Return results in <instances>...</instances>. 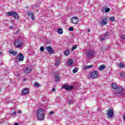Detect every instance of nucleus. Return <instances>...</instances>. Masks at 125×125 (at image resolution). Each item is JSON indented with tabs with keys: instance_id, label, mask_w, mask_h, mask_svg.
I'll list each match as a JSON object with an SVG mask.
<instances>
[{
	"instance_id": "9b49d317",
	"label": "nucleus",
	"mask_w": 125,
	"mask_h": 125,
	"mask_svg": "<svg viewBox=\"0 0 125 125\" xmlns=\"http://www.w3.org/2000/svg\"><path fill=\"white\" fill-rule=\"evenodd\" d=\"M37 115H41L42 116V115H44V110L42 108L39 109L38 110Z\"/></svg>"
},
{
	"instance_id": "4c0bfd02",
	"label": "nucleus",
	"mask_w": 125,
	"mask_h": 125,
	"mask_svg": "<svg viewBox=\"0 0 125 125\" xmlns=\"http://www.w3.org/2000/svg\"><path fill=\"white\" fill-rule=\"evenodd\" d=\"M121 38H122V39H123V40H125V35H122V36H121Z\"/></svg>"
},
{
	"instance_id": "393cba45",
	"label": "nucleus",
	"mask_w": 125,
	"mask_h": 125,
	"mask_svg": "<svg viewBox=\"0 0 125 125\" xmlns=\"http://www.w3.org/2000/svg\"><path fill=\"white\" fill-rule=\"evenodd\" d=\"M58 33L60 35H62L63 34V29L60 28L58 30Z\"/></svg>"
},
{
	"instance_id": "a18cd8bd",
	"label": "nucleus",
	"mask_w": 125,
	"mask_h": 125,
	"mask_svg": "<svg viewBox=\"0 0 125 125\" xmlns=\"http://www.w3.org/2000/svg\"><path fill=\"white\" fill-rule=\"evenodd\" d=\"M14 125H19V124L17 123H16L14 124Z\"/></svg>"
},
{
	"instance_id": "c85d7f7f",
	"label": "nucleus",
	"mask_w": 125,
	"mask_h": 125,
	"mask_svg": "<svg viewBox=\"0 0 125 125\" xmlns=\"http://www.w3.org/2000/svg\"><path fill=\"white\" fill-rule=\"evenodd\" d=\"M119 67H120V68H124V63H120L119 65Z\"/></svg>"
},
{
	"instance_id": "a878e982",
	"label": "nucleus",
	"mask_w": 125,
	"mask_h": 125,
	"mask_svg": "<svg viewBox=\"0 0 125 125\" xmlns=\"http://www.w3.org/2000/svg\"><path fill=\"white\" fill-rule=\"evenodd\" d=\"M73 62H74V61L73 60V59H71L67 62V64L69 65H72V64H73Z\"/></svg>"
},
{
	"instance_id": "79ce46f5",
	"label": "nucleus",
	"mask_w": 125,
	"mask_h": 125,
	"mask_svg": "<svg viewBox=\"0 0 125 125\" xmlns=\"http://www.w3.org/2000/svg\"><path fill=\"white\" fill-rule=\"evenodd\" d=\"M18 113H19V114H21V113H22V111L21 110H19Z\"/></svg>"
},
{
	"instance_id": "b1692460",
	"label": "nucleus",
	"mask_w": 125,
	"mask_h": 125,
	"mask_svg": "<svg viewBox=\"0 0 125 125\" xmlns=\"http://www.w3.org/2000/svg\"><path fill=\"white\" fill-rule=\"evenodd\" d=\"M92 67H93V65H87L84 67V70H87V69H90V68H92Z\"/></svg>"
},
{
	"instance_id": "f8f14e48",
	"label": "nucleus",
	"mask_w": 125,
	"mask_h": 125,
	"mask_svg": "<svg viewBox=\"0 0 125 125\" xmlns=\"http://www.w3.org/2000/svg\"><path fill=\"white\" fill-rule=\"evenodd\" d=\"M32 71V69L29 68V67H26L25 69L24 70V74H30Z\"/></svg>"
},
{
	"instance_id": "0eeeda50",
	"label": "nucleus",
	"mask_w": 125,
	"mask_h": 125,
	"mask_svg": "<svg viewBox=\"0 0 125 125\" xmlns=\"http://www.w3.org/2000/svg\"><path fill=\"white\" fill-rule=\"evenodd\" d=\"M90 77L92 79H95L98 77V72L97 71H94L92 72L90 74Z\"/></svg>"
},
{
	"instance_id": "2eb2a0df",
	"label": "nucleus",
	"mask_w": 125,
	"mask_h": 125,
	"mask_svg": "<svg viewBox=\"0 0 125 125\" xmlns=\"http://www.w3.org/2000/svg\"><path fill=\"white\" fill-rule=\"evenodd\" d=\"M9 53H10V54H12L14 56H16L17 54V52L11 49L9 50Z\"/></svg>"
},
{
	"instance_id": "4be33fe9",
	"label": "nucleus",
	"mask_w": 125,
	"mask_h": 125,
	"mask_svg": "<svg viewBox=\"0 0 125 125\" xmlns=\"http://www.w3.org/2000/svg\"><path fill=\"white\" fill-rule=\"evenodd\" d=\"M93 54L92 52H89L87 53L86 56H87V57H91V56H93Z\"/></svg>"
},
{
	"instance_id": "9d476101",
	"label": "nucleus",
	"mask_w": 125,
	"mask_h": 125,
	"mask_svg": "<svg viewBox=\"0 0 125 125\" xmlns=\"http://www.w3.org/2000/svg\"><path fill=\"white\" fill-rule=\"evenodd\" d=\"M71 22L73 24H77V23L79 22V18L77 17H73Z\"/></svg>"
},
{
	"instance_id": "c03bdc74",
	"label": "nucleus",
	"mask_w": 125,
	"mask_h": 125,
	"mask_svg": "<svg viewBox=\"0 0 125 125\" xmlns=\"http://www.w3.org/2000/svg\"><path fill=\"white\" fill-rule=\"evenodd\" d=\"M52 91H53V92H54V91H55V88H53V89L52 90Z\"/></svg>"
},
{
	"instance_id": "7c9ffc66",
	"label": "nucleus",
	"mask_w": 125,
	"mask_h": 125,
	"mask_svg": "<svg viewBox=\"0 0 125 125\" xmlns=\"http://www.w3.org/2000/svg\"><path fill=\"white\" fill-rule=\"evenodd\" d=\"M69 31H70V32H72V31H74V28L73 27H70L68 28Z\"/></svg>"
},
{
	"instance_id": "6e6552de",
	"label": "nucleus",
	"mask_w": 125,
	"mask_h": 125,
	"mask_svg": "<svg viewBox=\"0 0 125 125\" xmlns=\"http://www.w3.org/2000/svg\"><path fill=\"white\" fill-rule=\"evenodd\" d=\"M124 90V89H123V87H121V89L120 91H117L116 92H114V93L116 96H120V95H124L123 94V91Z\"/></svg>"
},
{
	"instance_id": "473e14b6",
	"label": "nucleus",
	"mask_w": 125,
	"mask_h": 125,
	"mask_svg": "<svg viewBox=\"0 0 125 125\" xmlns=\"http://www.w3.org/2000/svg\"><path fill=\"white\" fill-rule=\"evenodd\" d=\"M120 76L121 77H125V72H122L121 74H120Z\"/></svg>"
},
{
	"instance_id": "7ed1b4c3",
	"label": "nucleus",
	"mask_w": 125,
	"mask_h": 125,
	"mask_svg": "<svg viewBox=\"0 0 125 125\" xmlns=\"http://www.w3.org/2000/svg\"><path fill=\"white\" fill-rule=\"evenodd\" d=\"M107 118L108 119H112L114 117V111L112 109L110 108L107 110Z\"/></svg>"
},
{
	"instance_id": "5701e85b",
	"label": "nucleus",
	"mask_w": 125,
	"mask_h": 125,
	"mask_svg": "<svg viewBox=\"0 0 125 125\" xmlns=\"http://www.w3.org/2000/svg\"><path fill=\"white\" fill-rule=\"evenodd\" d=\"M105 68H106V67L105 66V65H103L100 66V67H99V69L100 71H102V70H104V69H105Z\"/></svg>"
},
{
	"instance_id": "37998d69",
	"label": "nucleus",
	"mask_w": 125,
	"mask_h": 125,
	"mask_svg": "<svg viewBox=\"0 0 125 125\" xmlns=\"http://www.w3.org/2000/svg\"><path fill=\"white\" fill-rule=\"evenodd\" d=\"M26 81H27V79L24 78L23 79V82H26Z\"/></svg>"
},
{
	"instance_id": "ddd939ff",
	"label": "nucleus",
	"mask_w": 125,
	"mask_h": 125,
	"mask_svg": "<svg viewBox=\"0 0 125 125\" xmlns=\"http://www.w3.org/2000/svg\"><path fill=\"white\" fill-rule=\"evenodd\" d=\"M22 93L23 95H26V94H29V89L25 88L22 91Z\"/></svg>"
},
{
	"instance_id": "bb28decb",
	"label": "nucleus",
	"mask_w": 125,
	"mask_h": 125,
	"mask_svg": "<svg viewBox=\"0 0 125 125\" xmlns=\"http://www.w3.org/2000/svg\"><path fill=\"white\" fill-rule=\"evenodd\" d=\"M78 71H79V68L76 67L73 69V72L74 73V74H75V73H77Z\"/></svg>"
},
{
	"instance_id": "c756f323",
	"label": "nucleus",
	"mask_w": 125,
	"mask_h": 125,
	"mask_svg": "<svg viewBox=\"0 0 125 125\" xmlns=\"http://www.w3.org/2000/svg\"><path fill=\"white\" fill-rule=\"evenodd\" d=\"M110 21H115V17H112L109 19Z\"/></svg>"
},
{
	"instance_id": "e433bc0d",
	"label": "nucleus",
	"mask_w": 125,
	"mask_h": 125,
	"mask_svg": "<svg viewBox=\"0 0 125 125\" xmlns=\"http://www.w3.org/2000/svg\"><path fill=\"white\" fill-rule=\"evenodd\" d=\"M19 32H20V30H18L16 32V34L18 35V34H19Z\"/></svg>"
},
{
	"instance_id": "f03ea898",
	"label": "nucleus",
	"mask_w": 125,
	"mask_h": 125,
	"mask_svg": "<svg viewBox=\"0 0 125 125\" xmlns=\"http://www.w3.org/2000/svg\"><path fill=\"white\" fill-rule=\"evenodd\" d=\"M15 45L16 47H21L23 45V42L20 40H17L15 41Z\"/></svg>"
},
{
	"instance_id": "ea45409f",
	"label": "nucleus",
	"mask_w": 125,
	"mask_h": 125,
	"mask_svg": "<svg viewBox=\"0 0 125 125\" xmlns=\"http://www.w3.org/2000/svg\"><path fill=\"white\" fill-rule=\"evenodd\" d=\"M9 28H10V29H14V27H13V26H11V25L9 26Z\"/></svg>"
},
{
	"instance_id": "de8ad7c7",
	"label": "nucleus",
	"mask_w": 125,
	"mask_h": 125,
	"mask_svg": "<svg viewBox=\"0 0 125 125\" xmlns=\"http://www.w3.org/2000/svg\"><path fill=\"white\" fill-rule=\"evenodd\" d=\"M0 55H2V52H0Z\"/></svg>"
},
{
	"instance_id": "412c9836",
	"label": "nucleus",
	"mask_w": 125,
	"mask_h": 125,
	"mask_svg": "<svg viewBox=\"0 0 125 125\" xmlns=\"http://www.w3.org/2000/svg\"><path fill=\"white\" fill-rule=\"evenodd\" d=\"M64 55L66 56H68L70 54V50H66L64 52Z\"/></svg>"
},
{
	"instance_id": "8fccbe9b",
	"label": "nucleus",
	"mask_w": 125,
	"mask_h": 125,
	"mask_svg": "<svg viewBox=\"0 0 125 125\" xmlns=\"http://www.w3.org/2000/svg\"><path fill=\"white\" fill-rule=\"evenodd\" d=\"M82 1H83V0H81Z\"/></svg>"
},
{
	"instance_id": "dca6fc26",
	"label": "nucleus",
	"mask_w": 125,
	"mask_h": 125,
	"mask_svg": "<svg viewBox=\"0 0 125 125\" xmlns=\"http://www.w3.org/2000/svg\"><path fill=\"white\" fill-rule=\"evenodd\" d=\"M38 120L40 121H42L44 118V115H37Z\"/></svg>"
},
{
	"instance_id": "cd10ccee",
	"label": "nucleus",
	"mask_w": 125,
	"mask_h": 125,
	"mask_svg": "<svg viewBox=\"0 0 125 125\" xmlns=\"http://www.w3.org/2000/svg\"><path fill=\"white\" fill-rule=\"evenodd\" d=\"M78 46V45H74L73 46V47L71 48V50L72 51H73V50H75V49H76L77 48V47Z\"/></svg>"
},
{
	"instance_id": "39448f33",
	"label": "nucleus",
	"mask_w": 125,
	"mask_h": 125,
	"mask_svg": "<svg viewBox=\"0 0 125 125\" xmlns=\"http://www.w3.org/2000/svg\"><path fill=\"white\" fill-rule=\"evenodd\" d=\"M102 21H100V25H102L104 26V25L107 24L108 23L107 19L106 17H102Z\"/></svg>"
},
{
	"instance_id": "4468645a",
	"label": "nucleus",
	"mask_w": 125,
	"mask_h": 125,
	"mask_svg": "<svg viewBox=\"0 0 125 125\" xmlns=\"http://www.w3.org/2000/svg\"><path fill=\"white\" fill-rule=\"evenodd\" d=\"M111 87L113 89H120V87L118 86V85L114 83L111 84Z\"/></svg>"
},
{
	"instance_id": "423d86ee",
	"label": "nucleus",
	"mask_w": 125,
	"mask_h": 125,
	"mask_svg": "<svg viewBox=\"0 0 125 125\" xmlns=\"http://www.w3.org/2000/svg\"><path fill=\"white\" fill-rule=\"evenodd\" d=\"M109 35H110L109 32H106L102 37H101V41H105V40L109 37Z\"/></svg>"
},
{
	"instance_id": "20e7f679",
	"label": "nucleus",
	"mask_w": 125,
	"mask_h": 125,
	"mask_svg": "<svg viewBox=\"0 0 125 125\" xmlns=\"http://www.w3.org/2000/svg\"><path fill=\"white\" fill-rule=\"evenodd\" d=\"M62 88L66 89L67 91H70V90H72V89H74V87L73 85L70 86L69 85L64 84L62 86Z\"/></svg>"
},
{
	"instance_id": "a19ab883",
	"label": "nucleus",
	"mask_w": 125,
	"mask_h": 125,
	"mask_svg": "<svg viewBox=\"0 0 125 125\" xmlns=\"http://www.w3.org/2000/svg\"><path fill=\"white\" fill-rule=\"evenodd\" d=\"M72 101H69V102H68V104L70 105V104H71L72 103Z\"/></svg>"
},
{
	"instance_id": "f3484780",
	"label": "nucleus",
	"mask_w": 125,
	"mask_h": 125,
	"mask_svg": "<svg viewBox=\"0 0 125 125\" xmlns=\"http://www.w3.org/2000/svg\"><path fill=\"white\" fill-rule=\"evenodd\" d=\"M19 61H23L24 56L23 55V54L20 53V54H19Z\"/></svg>"
},
{
	"instance_id": "f257e3e1",
	"label": "nucleus",
	"mask_w": 125,
	"mask_h": 125,
	"mask_svg": "<svg viewBox=\"0 0 125 125\" xmlns=\"http://www.w3.org/2000/svg\"><path fill=\"white\" fill-rule=\"evenodd\" d=\"M7 15H8V16H13L16 20L19 19V15L15 12H9L7 13Z\"/></svg>"
},
{
	"instance_id": "aec40b11",
	"label": "nucleus",
	"mask_w": 125,
	"mask_h": 125,
	"mask_svg": "<svg viewBox=\"0 0 125 125\" xmlns=\"http://www.w3.org/2000/svg\"><path fill=\"white\" fill-rule=\"evenodd\" d=\"M109 11H110V8H107L105 9V8H103V12L108 13V12H109Z\"/></svg>"
},
{
	"instance_id": "c9c22d12",
	"label": "nucleus",
	"mask_w": 125,
	"mask_h": 125,
	"mask_svg": "<svg viewBox=\"0 0 125 125\" xmlns=\"http://www.w3.org/2000/svg\"><path fill=\"white\" fill-rule=\"evenodd\" d=\"M12 114L13 115V116H15V115H16V111L12 113Z\"/></svg>"
},
{
	"instance_id": "f704fd0d",
	"label": "nucleus",
	"mask_w": 125,
	"mask_h": 125,
	"mask_svg": "<svg viewBox=\"0 0 125 125\" xmlns=\"http://www.w3.org/2000/svg\"><path fill=\"white\" fill-rule=\"evenodd\" d=\"M40 50H41V51H43V50H44V48L43 47V46H41V47H40Z\"/></svg>"
},
{
	"instance_id": "6ab92c4d",
	"label": "nucleus",
	"mask_w": 125,
	"mask_h": 125,
	"mask_svg": "<svg viewBox=\"0 0 125 125\" xmlns=\"http://www.w3.org/2000/svg\"><path fill=\"white\" fill-rule=\"evenodd\" d=\"M27 15L28 16H30L31 19L32 20H34V13H32V12H29L27 13Z\"/></svg>"
},
{
	"instance_id": "09e8293b",
	"label": "nucleus",
	"mask_w": 125,
	"mask_h": 125,
	"mask_svg": "<svg viewBox=\"0 0 125 125\" xmlns=\"http://www.w3.org/2000/svg\"><path fill=\"white\" fill-rule=\"evenodd\" d=\"M89 32H90V30L89 29V30H88V33H89Z\"/></svg>"
},
{
	"instance_id": "1a4fd4ad",
	"label": "nucleus",
	"mask_w": 125,
	"mask_h": 125,
	"mask_svg": "<svg viewBox=\"0 0 125 125\" xmlns=\"http://www.w3.org/2000/svg\"><path fill=\"white\" fill-rule=\"evenodd\" d=\"M46 49L47 51H48L49 54H51L54 52V50L53 49V48H52V46H48L46 47Z\"/></svg>"
},
{
	"instance_id": "2f4dec72",
	"label": "nucleus",
	"mask_w": 125,
	"mask_h": 125,
	"mask_svg": "<svg viewBox=\"0 0 125 125\" xmlns=\"http://www.w3.org/2000/svg\"><path fill=\"white\" fill-rule=\"evenodd\" d=\"M34 86H36V87H39V86H40V84H39V83H36L34 84Z\"/></svg>"
},
{
	"instance_id": "a211bd4d",
	"label": "nucleus",
	"mask_w": 125,
	"mask_h": 125,
	"mask_svg": "<svg viewBox=\"0 0 125 125\" xmlns=\"http://www.w3.org/2000/svg\"><path fill=\"white\" fill-rule=\"evenodd\" d=\"M56 82H59L60 81V77L58 74H56L55 75Z\"/></svg>"
},
{
	"instance_id": "58836bf2",
	"label": "nucleus",
	"mask_w": 125,
	"mask_h": 125,
	"mask_svg": "<svg viewBox=\"0 0 125 125\" xmlns=\"http://www.w3.org/2000/svg\"><path fill=\"white\" fill-rule=\"evenodd\" d=\"M53 114H54V112H53V111L50 112V114H51V116H52V115H53Z\"/></svg>"
},
{
	"instance_id": "72a5a7b5",
	"label": "nucleus",
	"mask_w": 125,
	"mask_h": 125,
	"mask_svg": "<svg viewBox=\"0 0 125 125\" xmlns=\"http://www.w3.org/2000/svg\"><path fill=\"white\" fill-rule=\"evenodd\" d=\"M59 64H60V62L57 61V62L55 63V66H58V65H59Z\"/></svg>"
},
{
	"instance_id": "49530a36",
	"label": "nucleus",
	"mask_w": 125,
	"mask_h": 125,
	"mask_svg": "<svg viewBox=\"0 0 125 125\" xmlns=\"http://www.w3.org/2000/svg\"><path fill=\"white\" fill-rule=\"evenodd\" d=\"M124 121H125V115L124 116Z\"/></svg>"
}]
</instances>
